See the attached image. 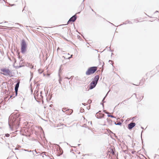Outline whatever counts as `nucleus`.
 Listing matches in <instances>:
<instances>
[{
  "instance_id": "obj_26",
  "label": "nucleus",
  "mask_w": 159,
  "mask_h": 159,
  "mask_svg": "<svg viewBox=\"0 0 159 159\" xmlns=\"http://www.w3.org/2000/svg\"><path fill=\"white\" fill-rule=\"evenodd\" d=\"M111 153H112V154H115V152H114L113 151V150H111Z\"/></svg>"
},
{
  "instance_id": "obj_32",
  "label": "nucleus",
  "mask_w": 159,
  "mask_h": 159,
  "mask_svg": "<svg viewBox=\"0 0 159 159\" xmlns=\"http://www.w3.org/2000/svg\"><path fill=\"white\" fill-rule=\"evenodd\" d=\"M134 20L135 21H136V22H138V20H137V19H135V20Z\"/></svg>"
},
{
  "instance_id": "obj_39",
  "label": "nucleus",
  "mask_w": 159,
  "mask_h": 159,
  "mask_svg": "<svg viewBox=\"0 0 159 159\" xmlns=\"http://www.w3.org/2000/svg\"><path fill=\"white\" fill-rule=\"evenodd\" d=\"M42 91H41L40 92V95H42Z\"/></svg>"
},
{
  "instance_id": "obj_8",
  "label": "nucleus",
  "mask_w": 159,
  "mask_h": 159,
  "mask_svg": "<svg viewBox=\"0 0 159 159\" xmlns=\"http://www.w3.org/2000/svg\"><path fill=\"white\" fill-rule=\"evenodd\" d=\"M19 84L20 82L18 81L17 82L16 84L15 85V90L16 94L15 96H16L17 95L18 90L19 87Z\"/></svg>"
},
{
  "instance_id": "obj_16",
  "label": "nucleus",
  "mask_w": 159,
  "mask_h": 159,
  "mask_svg": "<svg viewBox=\"0 0 159 159\" xmlns=\"http://www.w3.org/2000/svg\"><path fill=\"white\" fill-rule=\"evenodd\" d=\"M114 124L116 125H120L122 124V123L120 122H119L118 123H116V122H114Z\"/></svg>"
},
{
  "instance_id": "obj_19",
  "label": "nucleus",
  "mask_w": 159,
  "mask_h": 159,
  "mask_svg": "<svg viewBox=\"0 0 159 159\" xmlns=\"http://www.w3.org/2000/svg\"><path fill=\"white\" fill-rule=\"evenodd\" d=\"M20 99L21 100H22V101L24 100V98L21 96L20 97Z\"/></svg>"
},
{
  "instance_id": "obj_40",
  "label": "nucleus",
  "mask_w": 159,
  "mask_h": 159,
  "mask_svg": "<svg viewBox=\"0 0 159 159\" xmlns=\"http://www.w3.org/2000/svg\"><path fill=\"white\" fill-rule=\"evenodd\" d=\"M141 129H144V128H143V127H142V126H141Z\"/></svg>"
},
{
  "instance_id": "obj_42",
  "label": "nucleus",
  "mask_w": 159,
  "mask_h": 159,
  "mask_svg": "<svg viewBox=\"0 0 159 159\" xmlns=\"http://www.w3.org/2000/svg\"><path fill=\"white\" fill-rule=\"evenodd\" d=\"M91 9L92 11H94L93 10L92 8H91Z\"/></svg>"
},
{
  "instance_id": "obj_4",
  "label": "nucleus",
  "mask_w": 159,
  "mask_h": 159,
  "mask_svg": "<svg viewBox=\"0 0 159 159\" xmlns=\"http://www.w3.org/2000/svg\"><path fill=\"white\" fill-rule=\"evenodd\" d=\"M1 71L3 72L2 73L4 75H8L10 77H13V75L12 74V72L8 69L2 68L1 69Z\"/></svg>"
},
{
  "instance_id": "obj_33",
  "label": "nucleus",
  "mask_w": 159,
  "mask_h": 159,
  "mask_svg": "<svg viewBox=\"0 0 159 159\" xmlns=\"http://www.w3.org/2000/svg\"><path fill=\"white\" fill-rule=\"evenodd\" d=\"M24 150L25 151L29 152V150L27 149H24Z\"/></svg>"
},
{
  "instance_id": "obj_46",
  "label": "nucleus",
  "mask_w": 159,
  "mask_h": 159,
  "mask_svg": "<svg viewBox=\"0 0 159 159\" xmlns=\"http://www.w3.org/2000/svg\"><path fill=\"white\" fill-rule=\"evenodd\" d=\"M89 8H90L91 9L92 8L90 6H89Z\"/></svg>"
},
{
  "instance_id": "obj_1",
  "label": "nucleus",
  "mask_w": 159,
  "mask_h": 159,
  "mask_svg": "<svg viewBox=\"0 0 159 159\" xmlns=\"http://www.w3.org/2000/svg\"><path fill=\"white\" fill-rule=\"evenodd\" d=\"M21 117L19 113L14 115H11L8 119V124L10 128L12 129L13 128L17 129L19 125Z\"/></svg>"
},
{
  "instance_id": "obj_51",
  "label": "nucleus",
  "mask_w": 159,
  "mask_h": 159,
  "mask_svg": "<svg viewBox=\"0 0 159 159\" xmlns=\"http://www.w3.org/2000/svg\"><path fill=\"white\" fill-rule=\"evenodd\" d=\"M112 64V66H113V65L112 63V64Z\"/></svg>"
},
{
  "instance_id": "obj_29",
  "label": "nucleus",
  "mask_w": 159,
  "mask_h": 159,
  "mask_svg": "<svg viewBox=\"0 0 159 159\" xmlns=\"http://www.w3.org/2000/svg\"><path fill=\"white\" fill-rule=\"evenodd\" d=\"M103 103L104 102H102V103L101 102V104L102 105V107H103L104 108V104H103Z\"/></svg>"
},
{
  "instance_id": "obj_24",
  "label": "nucleus",
  "mask_w": 159,
  "mask_h": 159,
  "mask_svg": "<svg viewBox=\"0 0 159 159\" xmlns=\"http://www.w3.org/2000/svg\"><path fill=\"white\" fill-rule=\"evenodd\" d=\"M143 132V131L142 130V132H141V138L142 140V143H143V140H142V133Z\"/></svg>"
},
{
  "instance_id": "obj_7",
  "label": "nucleus",
  "mask_w": 159,
  "mask_h": 159,
  "mask_svg": "<svg viewBox=\"0 0 159 159\" xmlns=\"http://www.w3.org/2000/svg\"><path fill=\"white\" fill-rule=\"evenodd\" d=\"M97 84V83H95V82L92 80V81L89 84V89H92L94 88Z\"/></svg>"
},
{
  "instance_id": "obj_22",
  "label": "nucleus",
  "mask_w": 159,
  "mask_h": 159,
  "mask_svg": "<svg viewBox=\"0 0 159 159\" xmlns=\"http://www.w3.org/2000/svg\"><path fill=\"white\" fill-rule=\"evenodd\" d=\"M40 70H41L40 69H39L38 70V72L39 73L41 74L42 73V71L41 70V71H40Z\"/></svg>"
},
{
  "instance_id": "obj_45",
  "label": "nucleus",
  "mask_w": 159,
  "mask_h": 159,
  "mask_svg": "<svg viewBox=\"0 0 159 159\" xmlns=\"http://www.w3.org/2000/svg\"><path fill=\"white\" fill-rule=\"evenodd\" d=\"M85 103H82V104L84 105H85Z\"/></svg>"
},
{
  "instance_id": "obj_14",
  "label": "nucleus",
  "mask_w": 159,
  "mask_h": 159,
  "mask_svg": "<svg viewBox=\"0 0 159 159\" xmlns=\"http://www.w3.org/2000/svg\"><path fill=\"white\" fill-rule=\"evenodd\" d=\"M107 122L109 124H110V125H111L112 124V120L111 119H110L109 118H107Z\"/></svg>"
},
{
  "instance_id": "obj_9",
  "label": "nucleus",
  "mask_w": 159,
  "mask_h": 159,
  "mask_svg": "<svg viewBox=\"0 0 159 159\" xmlns=\"http://www.w3.org/2000/svg\"><path fill=\"white\" fill-rule=\"evenodd\" d=\"M136 125V124L134 122H131L128 125V129H131Z\"/></svg>"
},
{
  "instance_id": "obj_13",
  "label": "nucleus",
  "mask_w": 159,
  "mask_h": 159,
  "mask_svg": "<svg viewBox=\"0 0 159 159\" xmlns=\"http://www.w3.org/2000/svg\"><path fill=\"white\" fill-rule=\"evenodd\" d=\"M128 23H129L130 24H132V23L131 21H130L129 20H127L126 21H125V22H123V24H122L120 25H125V24H127Z\"/></svg>"
},
{
  "instance_id": "obj_10",
  "label": "nucleus",
  "mask_w": 159,
  "mask_h": 159,
  "mask_svg": "<svg viewBox=\"0 0 159 159\" xmlns=\"http://www.w3.org/2000/svg\"><path fill=\"white\" fill-rule=\"evenodd\" d=\"M105 115L104 114H98V113H97L95 115V116L98 119H101L104 117Z\"/></svg>"
},
{
  "instance_id": "obj_20",
  "label": "nucleus",
  "mask_w": 159,
  "mask_h": 159,
  "mask_svg": "<svg viewBox=\"0 0 159 159\" xmlns=\"http://www.w3.org/2000/svg\"><path fill=\"white\" fill-rule=\"evenodd\" d=\"M29 66L31 69H32L33 68V67H34L32 65L30 64H29Z\"/></svg>"
},
{
  "instance_id": "obj_55",
  "label": "nucleus",
  "mask_w": 159,
  "mask_h": 159,
  "mask_svg": "<svg viewBox=\"0 0 159 159\" xmlns=\"http://www.w3.org/2000/svg\"><path fill=\"white\" fill-rule=\"evenodd\" d=\"M70 58V57H69V59Z\"/></svg>"
},
{
  "instance_id": "obj_15",
  "label": "nucleus",
  "mask_w": 159,
  "mask_h": 159,
  "mask_svg": "<svg viewBox=\"0 0 159 159\" xmlns=\"http://www.w3.org/2000/svg\"><path fill=\"white\" fill-rule=\"evenodd\" d=\"M58 75H59V83L60 84H61V82L62 80V78L60 77V75L59 74Z\"/></svg>"
},
{
  "instance_id": "obj_30",
  "label": "nucleus",
  "mask_w": 159,
  "mask_h": 159,
  "mask_svg": "<svg viewBox=\"0 0 159 159\" xmlns=\"http://www.w3.org/2000/svg\"><path fill=\"white\" fill-rule=\"evenodd\" d=\"M101 111H98V112L97 113H98V114H101L100 113L101 112Z\"/></svg>"
},
{
  "instance_id": "obj_52",
  "label": "nucleus",
  "mask_w": 159,
  "mask_h": 159,
  "mask_svg": "<svg viewBox=\"0 0 159 159\" xmlns=\"http://www.w3.org/2000/svg\"><path fill=\"white\" fill-rule=\"evenodd\" d=\"M112 64V66H113V65L112 63V64Z\"/></svg>"
},
{
  "instance_id": "obj_31",
  "label": "nucleus",
  "mask_w": 159,
  "mask_h": 159,
  "mask_svg": "<svg viewBox=\"0 0 159 159\" xmlns=\"http://www.w3.org/2000/svg\"><path fill=\"white\" fill-rule=\"evenodd\" d=\"M114 135H115L114 136H115V137L116 138H117L118 137L117 136H116L115 134H114Z\"/></svg>"
},
{
  "instance_id": "obj_17",
  "label": "nucleus",
  "mask_w": 159,
  "mask_h": 159,
  "mask_svg": "<svg viewBox=\"0 0 159 159\" xmlns=\"http://www.w3.org/2000/svg\"><path fill=\"white\" fill-rule=\"evenodd\" d=\"M107 116L108 117H111V118H116V117L114 116H113V115H110V114H108L107 115Z\"/></svg>"
},
{
  "instance_id": "obj_2",
  "label": "nucleus",
  "mask_w": 159,
  "mask_h": 159,
  "mask_svg": "<svg viewBox=\"0 0 159 159\" xmlns=\"http://www.w3.org/2000/svg\"><path fill=\"white\" fill-rule=\"evenodd\" d=\"M21 52L22 54H24L26 51L27 44L24 39L22 40L21 41Z\"/></svg>"
},
{
  "instance_id": "obj_47",
  "label": "nucleus",
  "mask_w": 159,
  "mask_h": 159,
  "mask_svg": "<svg viewBox=\"0 0 159 159\" xmlns=\"http://www.w3.org/2000/svg\"><path fill=\"white\" fill-rule=\"evenodd\" d=\"M80 13V12H78V13H76V14H79Z\"/></svg>"
},
{
  "instance_id": "obj_18",
  "label": "nucleus",
  "mask_w": 159,
  "mask_h": 159,
  "mask_svg": "<svg viewBox=\"0 0 159 159\" xmlns=\"http://www.w3.org/2000/svg\"><path fill=\"white\" fill-rule=\"evenodd\" d=\"M31 152L32 153V154L34 155H35L34 154V150H33V151H31V150H29V152Z\"/></svg>"
},
{
  "instance_id": "obj_3",
  "label": "nucleus",
  "mask_w": 159,
  "mask_h": 159,
  "mask_svg": "<svg viewBox=\"0 0 159 159\" xmlns=\"http://www.w3.org/2000/svg\"><path fill=\"white\" fill-rule=\"evenodd\" d=\"M97 70L96 66H92L89 67L86 72V75H90L94 73Z\"/></svg>"
},
{
  "instance_id": "obj_41",
  "label": "nucleus",
  "mask_w": 159,
  "mask_h": 159,
  "mask_svg": "<svg viewBox=\"0 0 159 159\" xmlns=\"http://www.w3.org/2000/svg\"><path fill=\"white\" fill-rule=\"evenodd\" d=\"M84 0H83V2H82V4H83V2H84Z\"/></svg>"
},
{
  "instance_id": "obj_44",
  "label": "nucleus",
  "mask_w": 159,
  "mask_h": 159,
  "mask_svg": "<svg viewBox=\"0 0 159 159\" xmlns=\"http://www.w3.org/2000/svg\"><path fill=\"white\" fill-rule=\"evenodd\" d=\"M18 58H19V59H20V56H19L18 57Z\"/></svg>"
},
{
  "instance_id": "obj_36",
  "label": "nucleus",
  "mask_w": 159,
  "mask_h": 159,
  "mask_svg": "<svg viewBox=\"0 0 159 159\" xmlns=\"http://www.w3.org/2000/svg\"><path fill=\"white\" fill-rule=\"evenodd\" d=\"M159 12V11H156L155 12V13H156V12Z\"/></svg>"
},
{
  "instance_id": "obj_21",
  "label": "nucleus",
  "mask_w": 159,
  "mask_h": 159,
  "mask_svg": "<svg viewBox=\"0 0 159 159\" xmlns=\"http://www.w3.org/2000/svg\"><path fill=\"white\" fill-rule=\"evenodd\" d=\"M107 95V94L106 95V96L104 98L102 99V102H105L104 101L105 98H106V97Z\"/></svg>"
},
{
  "instance_id": "obj_25",
  "label": "nucleus",
  "mask_w": 159,
  "mask_h": 159,
  "mask_svg": "<svg viewBox=\"0 0 159 159\" xmlns=\"http://www.w3.org/2000/svg\"><path fill=\"white\" fill-rule=\"evenodd\" d=\"M103 111L105 112V113L107 114H109V112H108L106 111L105 110H103Z\"/></svg>"
},
{
  "instance_id": "obj_5",
  "label": "nucleus",
  "mask_w": 159,
  "mask_h": 159,
  "mask_svg": "<svg viewBox=\"0 0 159 159\" xmlns=\"http://www.w3.org/2000/svg\"><path fill=\"white\" fill-rule=\"evenodd\" d=\"M77 18V16L76 15H73L68 20L67 22V24H69L70 22H75Z\"/></svg>"
},
{
  "instance_id": "obj_11",
  "label": "nucleus",
  "mask_w": 159,
  "mask_h": 159,
  "mask_svg": "<svg viewBox=\"0 0 159 159\" xmlns=\"http://www.w3.org/2000/svg\"><path fill=\"white\" fill-rule=\"evenodd\" d=\"M34 98L37 100L36 98L37 99H39V100H42L43 99V96L42 95H39L38 94L37 95H35L34 96Z\"/></svg>"
},
{
  "instance_id": "obj_54",
  "label": "nucleus",
  "mask_w": 159,
  "mask_h": 159,
  "mask_svg": "<svg viewBox=\"0 0 159 159\" xmlns=\"http://www.w3.org/2000/svg\"><path fill=\"white\" fill-rule=\"evenodd\" d=\"M94 12L95 13V14H96V12H95L94 11Z\"/></svg>"
},
{
  "instance_id": "obj_6",
  "label": "nucleus",
  "mask_w": 159,
  "mask_h": 159,
  "mask_svg": "<svg viewBox=\"0 0 159 159\" xmlns=\"http://www.w3.org/2000/svg\"><path fill=\"white\" fill-rule=\"evenodd\" d=\"M58 146L59 148H57V155L58 156H60L63 154V151L61 148L60 147L59 145H58Z\"/></svg>"
},
{
  "instance_id": "obj_53",
  "label": "nucleus",
  "mask_w": 159,
  "mask_h": 159,
  "mask_svg": "<svg viewBox=\"0 0 159 159\" xmlns=\"http://www.w3.org/2000/svg\"><path fill=\"white\" fill-rule=\"evenodd\" d=\"M112 64V66H113V65L112 63V64Z\"/></svg>"
},
{
  "instance_id": "obj_48",
  "label": "nucleus",
  "mask_w": 159,
  "mask_h": 159,
  "mask_svg": "<svg viewBox=\"0 0 159 159\" xmlns=\"http://www.w3.org/2000/svg\"><path fill=\"white\" fill-rule=\"evenodd\" d=\"M110 50L112 52V51H111V49H110Z\"/></svg>"
},
{
  "instance_id": "obj_50",
  "label": "nucleus",
  "mask_w": 159,
  "mask_h": 159,
  "mask_svg": "<svg viewBox=\"0 0 159 159\" xmlns=\"http://www.w3.org/2000/svg\"><path fill=\"white\" fill-rule=\"evenodd\" d=\"M60 70H61V68H60V69L59 70V71H60Z\"/></svg>"
},
{
  "instance_id": "obj_38",
  "label": "nucleus",
  "mask_w": 159,
  "mask_h": 159,
  "mask_svg": "<svg viewBox=\"0 0 159 159\" xmlns=\"http://www.w3.org/2000/svg\"><path fill=\"white\" fill-rule=\"evenodd\" d=\"M12 97V95H11L10 96V98H11Z\"/></svg>"
},
{
  "instance_id": "obj_12",
  "label": "nucleus",
  "mask_w": 159,
  "mask_h": 159,
  "mask_svg": "<svg viewBox=\"0 0 159 159\" xmlns=\"http://www.w3.org/2000/svg\"><path fill=\"white\" fill-rule=\"evenodd\" d=\"M99 78V75H96L93 78V81L95 82V83H98Z\"/></svg>"
},
{
  "instance_id": "obj_35",
  "label": "nucleus",
  "mask_w": 159,
  "mask_h": 159,
  "mask_svg": "<svg viewBox=\"0 0 159 159\" xmlns=\"http://www.w3.org/2000/svg\"><path fill=\"white\" fill-rule=\"evenodd\" d=\"M34 151L36 153V154L38 153L37 152H36V150H34Z\"/></svg>"
},
{
  "instance_id": "obj_34",
  "label": "nucleus",
  "mask_w": 159,
  "mask_h": 159,
  "mask_svg": "<svg viewBox=\"0 0 159 159\" xmlns=\"http://www.w3.org/2000/svg\"><path fill=\"white\" fill-rule=\"evenodd\" d=\"M110 61H111V62H112V63L113 62V61H111V60H109V62H110Z\"/></svg>"
},
{
  "instance_id": "obj_28",
  "label": "nucleus",
  "mask_w": 159,
  "mask_h": 159,
  "mask_svg": "<svg viewBox=\"0 0 159 159\" xmlns=\"http://www.w3.org/2000/svg\"><path fill=\"white\" fill-rule=\"evenodd\" d=\"M91 100H89L88 101V102L89 103H90L91 102Z\"/></svg>"
},
{
  "instance_id": "obj_37",
  "label": "nucleus",
  "mask_w": 159,
  "mask_h": 159,
  "mask_svg": "<svg viewBox=\"0 0 159 159\" xmlns=\"http://www.w3.org/2000/svg\"><path fill=\"white\" fill-rule=\"evenodd\" d=\"M66 109L64 108L62 109V111H63V110H65Z\"/></svg>"
},
{
  "instance_id": "obj_27",
  "label": "nucleus",
  "mask_w": 159,
  "mask_h": 159,
  "mask_svg": "<svg viewBox=\"0 0 159 159\" xmlns=\"http://www.w3.org/2000/svg\"><path fill=\"white\" fill-rule=\"evenodd\" d=\"M22 66H18L16 67V68H19L20 67H22Z\"/></svg>"
},
{
  "instance_id": "obj_49",
  "label": "nucleus",
  "mask_w": 159,
  "mask_h": 159,
  "mask_svg": "<svg viewBox=\"0 0 159 159\" xmlns=\"http://www.w3.org/2000/svg\"><path fill=\"white\" fill-rule=\"evenodd\" d=\"M25 8V7H24V8L23 10V11L24 10Z\"/></svg>"
},
{
  "instance_id": "obj_23",
  "label": "nucleus",
  "mask_w": 159,
  "mask_h": 159,
  "mask_svg": "<svg viewBox=\"0 0 159 159\" xmlns=\"http://www.w3.org/2000/svg\"><path fill=\"white\" fill-rule=\"evenodd\" d=\"M10 136V134H5V136L7 137H8Z\"/></svg>"
},
{
  "instance_id": "obj_43",
  "label": "nucleus",
  "mask_w": 159,
  "mask_h": 159,
  "mask_svg": "<svg viewBox=\"0 0 159 159\" xmlns=\"http://www.w3.org/2000/svg\"><path fill=\"white\" fill-rule=\"evenodd\" d=\"M65 78H66V79H69V78L68 77H66Z\"/></svg>"
}]
</instances>
